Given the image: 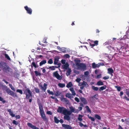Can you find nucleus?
<instances>
[{"mask_svg": "<svg viewBox=\"0 0 129 129\" xmlns=\"http://www.w3.org/2000/svg\"><path fill=\"white\" fill-rule=\"evenodd\" d=\"M47 84L45 83H44L43 84V86L42 87L41 89L43 92H45L47 88Z\"/></svg>", "mask_w": 129, "mask_h": 129, "instance_id": "4468645a", "label": "nucleus"}, {"mask_svg": "<svg viewBox=\"0 0 129 129\" xmlns=\"http://www.w3.org/2000/svg\"><path fill=\"white\" fill-rule=\"evenodd\" d=\"M54 121L55 123H58L59 122V120L56 117H54Z\"/></svg>", "mask_w": 129, "mask_h": 129, "instance_id": "c756f323", "label": "nucleus"}, {"mask_svg": "<svg viewBox=\"0 0 129 129\" xmlns=\"http://www.w3.org/2000/svg\"><path fill=\"white\" fill-rule=\"evenodd\" d=\"M0 68L6 71L8 70L9 69L7 63L2 61L0 62Z\"/></svg>", "mask_w": 129, "mask_h": 129, "instance_id": "20e7f679", "label": "nucleus"}, {"mask_svg": "<svg viewBox=\"0 0 129 129\" xmlns=\"http://www.w3.org/2000/svg\"><path fill=\"white\" fill-rule=\"evenodd\" d=\"M35 91L37 93H40V90L39 89L37 88H35Z\"/></svg>", "mask_w": 129, "mask_h": 129, "instance_id": "79ce46f5", "label": "nucleus"}, {"mask_svg": "<svg viewBox=\"0 0 129 129\" xmlns=\"http://www.w3.org/2000/svg\"><path fill=\"white\" fill-rule=\"evenodd\" d=\"M94 44L95 45H97L98 44V41H95L94 42Z\"/></svg>", "mask_w": 129, "mask_h": 129, "instance_id": "603ef678", "label": "nucleus"}, {"mask_svg": "<svg viewBox=\"0 0 129 129\" xmlns=\"http://www.w3.org/2000/svg\"><path fill=\"white\" fill-rule=\"evenodd\" d=\"M10 115L12 117H14L15 116L14 114H13L12 112L9 113Z\"/></svg>", "mask_w": 129, "mask_h": 129, "instance_id": "13d9d810", "label": "nucleus"}, {"mask_svg": "<svg viewBox=\"0 0 129 129\" xmlns=\"http://www.w3.org/2000/svg\"><path fill=\"white\" fill-rule=\"evenodd\" d=\"M57 65H58V66H54V67H55V68H60V66L61 65V64H57Z\"/></svg>", "mask_w": 129, "mask_h": 129, "instance_id": "680f3d73", "label": "nucleus"}, {"mask_svg": "<svg viewBox=\"0 0 129 129\" xmlns=\"http://www.w3.org/2000/svg\"><path fill=\"white\" fill-rule=\"evenodd\" d=\"M109 78V77L108 76H105L103 78V79L106 80L108 79Z\"/></svg>", "mask_w": 129, "mask_h": 129, "instance_id": "864d4df0", "label": "nucleus"}, {"mask_svg": "<svg viewBox=\"0 0 129 129\" xmlns=\"http://www.w3.org/2000/svg\"><path fill=\"white\" fill-rule=\"evenodd\" d=\"M5 90L8 94L13 96L14 95V93L13 91H11L7 87H6V88Z\"/></svg>", "mask_w": 129, "mask_h": 129, "instance_id": "6e6552de", "label": "nucleus"}, {"mask_svg": "<svg viewBox=\"0 0 129 129\" xmlns=\"http://www.w3.org/2000/svg\"><path fill=\"white\" fill-rule=\"evenodd\" d=\"M58 85L61 88H63L65 86V84L64 83H59Z\"/></svg>", "mask_w": 129, "mask_h": 129, "instance_id": "c85d7f7f", "label": "nucleus"}, {"mask_svg": "<svg viewBox=\"0 0 129 129\" xmlns=\"http://www.w3.org/2000/svg\"><path fill=\"white\" fill-rule=\"evenodd\" d=\"M70 111L71 113L72 112H74L75 111V108H73V107H70Z\"/></svg>", "mask_w": 129, "mask_h": 129, "instance_id": "7c9ffc66", "label": "nucleus"}, {"mask_svg": "<svg viewBox=\"0 0 129 129\" xmlns=\"http://www.w3.org/2000/svg\"><path fill=\"white\" fill-rule=\"evenodd\" d=\"M64 56L68 58L70 57V55L68 54H66L64 55Z\"/></svg>", "mask_w": 129, "mask_h": 129, "instance_id": "052dcab7", "label": "nucleus"}, {"mask_svg": "<svg viewBox=\"0 0 129 129\" xmlns=\"http://www.w3.org/2000/svg\"><path fill=\"white\" fill-rule=\"evenodd\" d=\"M90 45L91 46V48H93V47L95 45L94 44H91L90 43Z\"/></svg>", "mask_w": 129, "mask_h": 129, "instance_id": "774afa93", "label": "nucleus"}, {"mask_svg": "<svg viewBox=\"0 0 129 129\" xmlns=\"http://www.w3.org/2000/svg\"><path fill=\"white\" fill-rule=\"evenodd\" d=\"M89 72L88 71H87L85 72L84 73V77L88 78V77H89Z\"/></svg>", "mask_w": 129, "mask_h": 129, "instance_id": "412c9836", "label": "nucleus"}, {"mask_svg": "<svg viewBox=\"0 0 129 129\" xmlns=\"http://www.w3.org/2000/svg\"><path fill=\"white\" fill-rule=\"evenodd\" d=\"M49 68L51 70H54L55 69L54 67V66L50 67Z\"/></svg>", "mask_w": 129, "mask_h": 129, "instance_id": "37998d69", "label": "nucleus"}, {"mask_svg": "<svg viewBox=\"0 0 129 129\" xmlns=\"http://www.w3.org/2000/svg\"><path fill=\"white\" fill-rule=\"evenodd\" d=\"M24 8L26 11L27 13L30 15L32 14V10L31 8H28L27 6H24Z\"/></svg>", "mask_w": 129, "mask_h": 129, "instance_id": "1a4fd4ad", "label": "nucleus"}, {"mask_svg": "<svg viewBox=\"0 0 129 129\" xmlns=\"http://www.w3.org/2000/svg\"><path fill=\"white\" fill-rule=\"evenodd\" d=\"M17 92L21 94H22L23 93L21 89H17Z\"/></svg>", "mask_w": 129, "mask_h": 129, "instance_id": "49530a36", "label": "nucleus"}, {"mask_svg": "<svg viewBox=\"0 0 129 129\" xmlns=\"http://www.w3.org/2000/svg\"><path fill=\"white\" fill-rule=\"evenodd\" d=\"M85 108L86 109L87 111L89 112V113H91V111L90 108H89V107L87 106H86L85 107Z\"/></svg>", "mask_w": 129, "mask_h": 129, "instance_id": "4c0bfd02", "label": "nucleus"}, {"mask_svg": "<svg viewBox=\"0 0 129 129\" xmlns=\"http://www.w3.org/2000/svg\"><path fill=\"white\" fill-rule=\"evenodd\" d=\"M71 94L70 93H67L66 94V96L67 98H71Z\"/></svg>", "mask_w": 129, "mask_h": 129, "instance_id": "ea45409f", "label": "nucleus"}, {"mask_svg": "<svg viewBox=\"0 0 129 129\" xmlns=\"http://www.w3.org/2000/svg\"><path fill=\"white\" fill-rule=\"evenodd\" d=\"M107 88V86L106 85H105L103 86H102L101 87L99 88V90L100 91H102L104 89H105Z\"/></svg>", "mask_w": 129, "mask_h": 129, "instance_id": "5701e85b", "label": "nucleus"}, {"mask_svg": "<svg viewBox=\"0 0 129 129\" xmlns=\"http://www.w3.org/2000/svg\"><path fill=\"white\" fill-rule=\"evenodd\" d=\"M98 95L97 94H96L93 96H91L90 98V101L91 102H93L95 101V100L98 99Z\"/></svg>", "mask_w": 129, "mask_h": 129, "instance_id": "0eeeda50", "label": "nucleus"}, {"mask_svg": "<svg viewBox=\"0 0 129 129\" xmlns=\"http://www.w3.org/2000/svg\"><path fill=\"white\" fill-rule=\"evenodd\" d=\"M99 67L101 66H103L104 65V63L103 62H100L99 63Z\"/></svg>", "mask_w": 129, "mask_h": 129, "instance_id": "e2e57ef3", "label": "nucleus"}, {"mask_svg": "<svg viewBox=\"0 0 129 129\" xmlns=\"http://www.w3.org/2000/svg\"><path fill=\"white\" fill-rule=\"evenodd\" d=\"M69 65L68 63H67L65 64L62 65V68L63 69L66 70H67L69 67Z\"/></svg>", "mask_w": 129, "mask_h": 129, "instance_id": "2eb2a0df", "label": "nucleus"}, {"mask_svg": "<svg viewBox=\"0 0 129 129\" xmlns=\"http://www.w3.org/2000/svg\"><path fill=\"white\" fill-rule=\"evenodd\" d=\"M101 74H100V75H98L96 77V78L97 79H99L101 78Z\"/></svg>", "mask_w": 129, "mask_h": 129, "instance_id": "bf43d9fd", "label": "nucleus"}, {"mask_svg": "<svg viewBox=\"0 0 129 129\" xmlns=\"http://www.w3.org/2000/svg\"><path fill=\"white\" fill-rule=\"evenodd\" d=\"M95 117L98 120H100L101 119V117L100 116L97 114H95Z\"/></svg>", "mask_w": 129, "mask_h": 129, "instance_id": "473e14b6", "label": "nucleus"}, {"mask_svg": "<svg viewBox=\"0 0 129 129\" xmlns=\"http://www.w3.org/2000/svg\"><path fill=\"white\" fill-rule=\"evenodd\" d=\"M79 125L81 127H82L84 125V124L81 122H79Z\"/></svg>", "mask_w": 129, "mask_h": 129, "instance_id": "338daca9", "label": "nucleus"}, {"mask_svg": "<svg viewBox=\"0 0 129 129\" xmlns=\"http://www.w3.org/2000/svg\"><path fill=\"white\" fill-rule=\"evenodd\" d=\"M46 60H43L41 61L39 65L40 66H41L42 65L45 64L46 63Z\"/></svg>", "mask_w": 129, "mask_h": 129, "instance_id": "a211bd4d", "label": "nucleus"}, {"mask_svg": "<svg viewBox=\"0 0 129 129\" xmlns=\"http://www.w3.org/2000/svg\"><path fill=\"white\" fill-rule=\"evenodd\" d=\"M23 94L26 95V98L29 99L30 98H31L29 99V102L31 103L32 101V93L29 88H27L24 91Z\"/></svg>", "mask_w": 129, "mask_h": 129, "instance_id": "f03ea898", "label": "nucleus"}, {"mask_svg": "<svg viewBox=\"0 0 129 129\" xmlns=\"http://www.w3.org/2000/svg\"><path fill=\"white\" fill-rule=\"evenodd\" d=\"M81 80V79L80 78H77L76 80V81L78 83Z\"/></svg>", "mask_w": 129, "mask_h": 129, "instance_id": "4d7b16f0", "label": "nucleus"}, {"mask_svg": "<svg viewBox=\"0 0 129 129\" xmlns=\"http://www.w3.org/2000/svg\"><path fill=\"white\" fill-rule=\"evenodd\" d=\"M48 63L49 64H52L53 63V61L52 59H50L48 61Z\"/></svg>", "mask_w": 129, "mask_h": 129, "instance_id": "a19ab883", "label": "nucleus"}, {"mask_svg": "<svg viewBox=\"0 0 129 129\" xmlns=\"http://www.w3.org/2000/svg\"><path fill=\"white\" fill-rule=\"evenodd\" d=\"M88 118L91 120L92 121H95V119L94 118L91 117V116H88Z\"/></svg>", "mask_w": 129, "mask_h": 129, "instance_id": "c03bdc74", "label": "nucleus"}, {"mask_svg": "<svg viewBox=\"0 0 129 129\" xmlns=\"http://www.w3.org/2000/svg\"><path fill=\"white\" fill-rule=\"evenodd\" d=\"M63 127L67 129H72V127L69 125L63 124H62Z\"/></svg>", "mask_w": 129, "mask_h": 129, "instance_id": "f8f14e48", "label": "nucleus"}, {"mask_svg": "<svg viewBox=\"0 0 129 129\" xmlns=\"http://www.w3.org/2000/svg\"><path fill=\"white\" fill-rule=\"evenodd\" d=\"M65 116L63 117V119L65 120H66L68 121H69L70 119V117L69 116L70 115L67 114L64 115Z\"/></svg>", "mask_w": 129, "mask_h": 129, "instance_id": "ddd939ff", "label": "nucleus"}, {"mask_svg": "<svg viewBox=\"0 0 129 129\" xmlns=\"http://www.w3.org/2000/svg\"><path fill=\"white\" fill-rule=\"evenodd\" d=\"M31 65H32L31 66V68H32L33 66H34L35 68H38V66L34 62H32Z\"/></svg>", "mask_w": 129, "mask_h": 129, "instance_id": "b1692460", "label": "nucleus"}, {"mask_svg": "<svg viewBox=\"0 0 129 129\" xmlns=\"http://www.w3.org/2000/svg\"><path fill=\"white\" fill-rule=\"evenodd\" d=\"M58 112L62 113L64 115L67 114L69 115H71V113L69 110H67L65 108L63 107H59L57 110Z\"/></svg>", "mask_w": 129, "mask_h": 129, "instance_id": "7ed1b4c3", "label": "nucleus"}, {"mask_svg": "<svg viewBox=\"0 0 129 129\" xmlns=\"http://www.w3.org/2000/svg\"><path fill=\"white\" fill-rule=\"evenodd\" d=\"M74 99L78 103H79L80 102L79 99L77 97L75 98Z\"/></svg>", "mask_w": 129, "mask_h": 129, "instance_id": "3c124183", "label": "nucleus"}, {"mask_svg": "<svg viewBox=\"0 0 129 129\" xmlns=\"http://www.w3.org/2000/svg\"><path fill=\"white\" fill-rule=\"evenodd\" d=\"M123 98L127 101H129V99L128 98L126 95L123 96Z\"/></svg>", "mask_w": 129, "mask_h": 129, "instance_id": "5fc2aeb1", "label": "nucleus"}, {"mask_svg": "<svg viewBox=\"0 0 129 129\" xmlns=\"http://www.w3.org/2000/svg\"><path fill=\"white\" fill-rule=\"evenodd\" d=\"M126 122V123L127 124H129V118L126 119L125 120Z\"/></svg>", "mask_w": 129, "mask_h": 129, "instance_id": "09e8293b", "label": "nucleus"}, {"mask_svg": "<svg viewBox=\"0 0 129 129\" xmlns=\"http://www.w3.org/2000/svg\"><path fill=\"white\" fill-rule=\"evenodd\" d=\"M97 84L99 86L103 85H104V84L102 81H100L97 82Z\"/></svg>", "mask_w": 129, "mask_h": 129, "instance_id": "cd10ccee", "label": "nucleus"}, {"mask_svg": "<svg viewBox=\"0 0 129 129\" xmlns=\"http://www.w3.org/2000/svg\"><path fill=\"white\" fill-rule=\"evenodd\" d=\"M80 100L84 104L86 105L87 104V102L86 99L84 97H82L80 98Z\"/></svg>", "mask_w": 129, "mask_h": 129, "instance_id": "dca6fc26", "label": "nucleus"}, {"mask_svg": "<svg viewBox=\"0 0 129 129\" xmlns=\"http://www.w3.org/2000/svg\"><path fill=\"white\" fill-rule=\"evenodd\" d=\"M47 93L53 95L54 94L53 92L52 91H50V89L47 90Z\"/></svg>", "mask_w": 129, "mask_h": 129, "instance_id": "2f4dec72", "label": "nucleus"}, {"mask_svg": "<svg viewBox=\"0 0 129 129\" xmlns=\"http://www.w3.org/2000/svg\"><path fill=\"white\" fill-rule=\"evenodd\" d=\"M34 72L35 73L36 76H40L41 75L40 73H39L37 71H35Z\"/></svg>", "mask_w": 129, "mask_h": 129, "instance_id": "f704fd0d", "label": "nucleus"}, {"mask_svg": "<svg viewBox=\"0 0 129 129\" xmlns=\"http://www.w3.org/2000/svg\"><path fill=\"white\" fill-rule=\"evenodd\" d=\"M53 76L55 77L56 79L59 80H61L63 77L62 75H60L57 71L54 72L53 73Z\"/></svg>", "mask_w": 129, "mask_h": 129, "instance_id": "39448f33", "label": "nucleus"}, {"mask_svg": "<svg viewBox=\"0 0 129 129\" xmlns=\"http://www.w3.org/2000/svg\"><path fill=\"white\" fill-rule=\"evenodd\" d=\"M61 93V92L59 90H57V91L55 93V96H58L60 95Z\"/></svg>", "mask_w": 129, "mask_h": 129, "instance_id": "aec40b11", "label": "nucleus"}, {"mask_svg": "<svg viewBox=\"0 0 129 129\" xmlns=\"http://www.w3.org/2000/svg\"><path fill=\"white\" fill-rule=\"evenodd\" d=\"M73 85L72 83L71 82H69L67 85L66 87L68 88L71 87Z\"/></svg>", "mask_w": 129, "mask_h": 129, "instance_id": "a878e982", "label": "nucleus"}, {"mask_svg": "<svg viewBox=\"0 0 129 129\" xmlns=\"http://www.w3.org/2000/svg\"><path fill=\"white\" fill-rule=\"evenodd\" d=\"M78 65H79L77 66L78 68L80 69H81L83 71H85L86 69V65L83 63H80V64H77Z\"/></svg>", "mask_w": 129, "mask_h": 129, "instance_id": "423d86ee", "label": "nucleus"}, {"mask_svg": "<svg viewBox=\"0 0 129 129\" xmlns=\"http://www.w3.org/2000/svg\"><path fill=\"white\" fill-rule=\"evenodd\" d=\"M9 86L12 90H15V88L13 87L12 84H9Z\"/></svg>", "mask_w": 129, "mask_h": 129, "instance_id": "8fccbe9b", "label": "nucleus"}, {"mask_svg": "<svg viewBox=\"0 0 129 129\" xmlns=\"http://www.w3.org/2000/svg\"><path fill=\"white\" fill-rule=\"evenodd\" d=\"M74 61L75 62V64L77 66H78L79 65H78L77 64H80V63H79L80 62V60L78 59H75L74 60Z\"/></svg>", "mask_w": 129, "mask_h": 129, "instance_id": "4be33fe9", "label": "nucleus"}, {"mask_svg": "<svg viewBox=\"0 0 129 129\" xmlns=\"http://www.w3.org/2000/svg\"><path fill=\"white\" fill-rule=\"evenodd\" d=\"M47 113L48 115H52V112L50 111H47Z\"/></svg>", "mask_w": 129, "mask_h": 129, "instance_id": "0e129e2a", "label": "nucleus"}, {"mask_svg": "<svg viewBox=\"0 0 129 129\" xmlns=\"http://www.w3.org/2000/svg\"><path fill=\"white\" fill-rule=\"evenodd\" d=\"M115 87L117 89V90L118 91H120L121 88L120 87L116 86H115Z\"/></svg>", "mask_w": 129, "mask_h": 129, "instance_id": "de8ad7c7", "label": "nucleus"}, {"mask_svg": "<svg viewBox=\"0 0 129 129\" xmlns=\"http://www.w3.org/2000/svg\"><path fill=\"white\" fill-rule=\"evenodd\" d=\"M0 101L2 102L3 103H5L6 102V101L4 100V99L1 96H0Z\"/></svg>", "mask_w": 129, "mask_h": 129, "instance_id": "58836bf2", "label": "nucleus"}, {"mask_svg": "<svg viewBox=\"0 0 129 129\" xmlns=\"http://www.w3.org/2000/svg\"><path fill=\"white\" fill-rule=\"evenodd\" d=\"M71 92L72 93V94L73 95L75 96L76 95V93L74 90L72 91Z\"/></svg>", "mask_w": 129, "mask_h": 129, "instance_id": "69168bd1", "label": "nucleus"}, {"mask_svg": "<svg viewBox=\"0 0 129 129\" xmlns=\"http://www.w3.org/2000/svg\"><path fill=\"white\" fill-rule=\"evenodd\" d=\"M108 73L110 74H112L113 73L114 71L113 70L112 68H109L108 69Z\"/></svg>", "mask_w": 129, "mask_h": 129, "instance_id": "f3484780", "label": "nucleus"}, {"mask_svg": "<svg viewBox=\"0 0 129 129\" xmlns=\"http://www.w3.org/2000/svg\"><path fill=\"white\" fill-rule=\"evenodd\" d=\"M59 58L58 57H57L54 58V65L58 64H60L61 63L60 62H58Z\"/></svg>", "mask_w": 129, "mask_h": 129, "instance_id": "9b49d317", "label": "nucleus"}, {"mask_svg": "<svg viewBox=\"0 0 129 129\" xmlns=\"http://www.w3.org/2000/svg\"><path fill=\"white\" fill-rule=\"evenodd\" d=\"M38 103L39 108V112L41 118L44 121H47L48 120L46 116L42 105L40 102H38Z\"/></svg>", "mask_w": 129, "mask_h": 129, "instance_id": "f257e3e1", "label": "nucleus"}, {"mask_svg": "<svg viewBox=\"0 0 129 129\" xmlns=\"http://www.w3.org/2000/svg\"><path fill=\"white\" fill-rule=\"evenodd\" d=\"M67 70L66 75L67 76H68L70 75V74L71 73V69L70 68H68Z\"/></svg>", "mask_w": 129, "mask_h": 129, "instance_id": "6ab92c4d", "label": "nucleus"}, {"mask_svg": "<svg viewBox=\"0 0 129 129\" xmlns=\"http://www.w3.org/2000/svg\"><path fill=\"white\" fill-rule=\"evenodd\" d=\"M28 126L33 129H39V128L36 126L33 125L32 124L30 123H27Z\"/></svg>", "mask_w": 129, "mask_h": 129, "instance_id": "9d476101", "label": "nucleus"}, {"mask_svg": "<svg viewBox=\"0 0 129 129\" xmlns=\"http://www.w3.org/2000/svg\"><path fill=\"white\" fill-rule=\"evenodd\" d=\"M82 85H83V86L84 87H87L88 86V84H87V83L84 81H83L82 83L81 84V85H79L80 86H81Z\"/></svg>", "mask_w": 129, "mask_h": 129, "instance_id": "393cba45", "label": "nucleus"}, {"mask_svg": "<svg viewBox=\"0 0 129 129\" xmlns=\"http://www.w3.org/2000/svg\"><path fill=\"white\" fill-rule=\"evenodd\" d=\"M92 68L93 69H95L96 68V64L94 62L92 64Z\"/></svg>", "mask_w": 129, "mask_h": 129, "instance_id": "a18cd8bd", "label": "nucleus"}, {"mask_svg": "<svg viewBox=\"0 0 129 129\" xmlns=\"http://www.w3.org/2000/svg\"><path fill=\"white\" fill-rule=\"evenodd\" d=\"M92 89L94 90L97 91L98 90V88L97 87H95L94 86H93L92 87Z\"/></svg>", "mask_w": 129, "mask_h": 129, "instance_id": "c9c22d12", "label": "nucleus"}, {"mask_svg": "<svg viewBox=\"0 0 129 129\" xmlns=\"http://www.w3.org/2000/svg\"><path fill=\"white\" fill-rule=\"evenodd\" d=\"M83 116L82 115L79 114V117L78 118V119L79 121H82V117Z\"/></svg>", "mask_w": 129, "mask_h": 129, "instance_id": "72a5a7b5", "label": "nucleus"}, {"mask_svg": "<svg viewBox=\"0 0 129 129\" xmlns=\"http://www.w3.org/2000/svg\"><path fill=\"white\" fill-rule=\"evenodd\" d=\"M3 55H4L5 57L7 59L9 60H11V58L10 57L9 55L6 53H4Z\"/></svg>", "mask_w": 129, "mask_h": 129, "instance_id": "bb28decb", "label": "nucleus"}, {"mask_svg": "<svg viewBox=\"0 0 129 129\" xmlns=\"http://www.w3.org/2000/svg\"><path fill=\"white\" fill-rule=\"evenodd\" d=\"M61 100L63 102H67L68 101L67 98H61Z\"/></svg>", "mask_w": 129, "mask_h": 129, "instance_id": "e433bc0d", "label": "nucleus"}, {"mask_svg": "<svg viewBox=\"0 0 129 129\" xmlns=\"http://www.w3.org/2000/svg\"><path fill=\"white\" fill-rule=\"evenodd\" d=\"M61 62L62 64H64L66 63V60L65 59H62L61 60Z\"/></svg>", "mask_w": 129, "mask_h": 129, "instance_id": "6e6d98bb", "label": "nucleus"}]
</instances>
